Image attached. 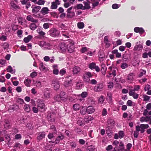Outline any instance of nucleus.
<instances>
[{"label":"nucleus","mask_w":151,"mask_h":151,"mask_svg":"<svg viewBox=\"0 0 151 151\" xmlns=\"http://www.w3.org/2000/svg\"><path fill=\"white\" fill-rule=\"evenodd\" d=\"M38 44L43 49L50 50L51 49V46L50 44L45 41H40L38 42Z\"/></svg>","instance_id":"1"},{"label":"nucleus","mask_w":151,"mask_h":151,"mask_svg":"<svg viewBox=\"0 0 151 151\" xmlns=\"http://www.w3.org/2000/svg\"><path fill=\"white\" fill-rule=\"evenodd\" d=\"M71 77V76H69L65 77L63 85L65 87H68L72 85V82L73 79L72 78H69Z\"/></svg>","instance_id":"2"},{"label":"nucleus","mask_w":151,"mask_h":151,"mask_svg":"<svg viewBox=\"0 0 151 151\" xmlns=\"http://www.w3.org/2000/svg\"><path fill=\"white\" fill-rule=\"evenodd\" d=\"M48 33L52 37H54L58 36L60 34V32L58 30L53 28L48 31Z\"/></svg>","instance_id":"3"},{"label":"nucleus","mask_w":151,"mask_h":151,"mask_svg":"<svg viewBox=\"0 0 151 151\" xmlns=\"http://www.w3.org/2000/svg\"><path fill=\"white\" fill-rule=\"evenodd\" d=\"M148 124H141L140 125H137L136 127V129L137 131L143 133L145 131V129L149 127Z\"/></svg>","instance_id":"4"},{"label":"nucleus","mask_w":151,"mask_h":151,"mask_svg":"<svg viewBox=\"0 0 151 151\" xmlns=\"http://www.w3.org/2000/svg\"><path fill=\"white\" fill-rule=\"evenodd\" d=\"M74 42L72 40H69V43L68 44V50L69 52L72 53L74 51Z\"/></svg>","instance_id":"5"},{"label":"nucleus","mask_w":151,"mask_h":151,"mask_svg":"<svg viewBox=\"0 0 151 151\" xmlns=\"http://www.w3.org/2000/svg\"><path fill=\"white\" fill-rule=\"evenodd\" d=\"M108 69L109 70V75L106 76L107 77L109 78L111 77V75H112L114 76H116V68L110 66L109 68Z\"/></svg>","instance_id":"6"},{"label":"nucleus","mask_w":151,"mask_h":151,"mask_svg":"<svg viewBox=\"0 0 151 151\" xmlns=\"http://www.w3.org/2000/svg\"><path fill=\"white\" fill-rule=\"evenodd\" d=\"M67 50V45L65 43H61L59 46V51L62 53H65Z\"/></svg>","instance_id":"7"},{"label":"nucleus","mask_w":151,"mask_h":151,"mask_svg":"<svg viewBox=\"0 0 151 151\" xmlns=\"http://www.w3.org/2000/svg\"><path fill=\"white\" fill-rule=\"evenodd\" d=\"M37 107L40 109L44 110L45 109V105L43 100L39 99L37 101Z\"/></svg>","instance_id":"8"},{"label":"nucleus","mask_w":151,"mask_h":151,"mask_svg":"<svg viewBox=\"0 0 151 151\" xmlns=\"http://www.w3.org/2000/svg\"><path fill=\"white\" fill-rule=\"evenodd\" d=\"M104 85L102 83H98L94 88L93 90L95 92H99L103 90Z\"/></svg>","instance_id":"9"},{"label":"nucleus","mask_w":151,"mask_h":151,"mask_svg":"<svg viewBox=\"0 0 151 151\" xmlns=\"http://www.w3.org/2000/svg\"><path fill=\"white\" fill-rule=\"evenodd\" d=\"M52 84L53 85V88L55 90H58L60 88V84L59 81L55 79L52 80Z\"/></svg>","instance_id":"10"},{"label":"nucleus","mask_w":151,"mask_h":151,"mask_svg":"<svg viewBox=\"0 0 151 151\" xmlns=\"http://www.w3.org/2000/svg\"><path fill=\"white\" fill-rule=\"evenodd\" d=\"M60 1L59 0H55V1L51 2V5L50 9H55L58 8V5H60Z\"/></svg>","instance_id":"11"},{"label":"nucleus","mask_w":151,"mask_h":151,"mask_svg":"<svg viewBox=\"0 0 151 151\" xmlns=\"http://www.w3.org/2000/svg\"><path fill=\"white\" fill-rule=\"evenodd\" d=\"M89 67L91 70L95 69L97 72H99L100 70L99 67L98 66H96V63H92L90 64Z\"/></svg>","instance_id":"12"},{"label":"nucleus","mask_w":151,"mask_h":151,"mask_svg":"<svg viewBox=\"0 0 151 151\" xmlns=\"http://www.w3.org/2000/svg\"><path fill=\"white\" fill-rule=\"evenodd\" d=\"M60 96L62 101L65 102L67 101L68 97L66 96L65 92L63 91H61L60 92Z\"/></svg>","instance_id":"13"},{"label":"nucleus","mask_w":151,"mask_h":151,"mask_svg":"<svg viewBox=\"0 0 151 151\" xmlns=\"http://www.w3.org/2000/svg\"><path fill=\"white\" fill-rule=\"evenodd\" d=\"M64 138V136L61 133H60L55 139L54 142L55 144H58L60 140H63Z\"/></svg>","instance_id":"14"},{"label":"nucleus","mask_w":151,"mask_h":151,"mask_svg":"<svg viewBox=\"0 0 151 151\" xmlns=\"http://www.w3.org/2000/svg\"><path fill=\"white\" fill-rule=\"evenodd\" d=\"M55 114L54 113H50L48 114L47 118L49 121L54 122L55 121Z\"/></svg>","instance_id":"15"},{"label":"nucleus","mask_w":151,"mask_h":151,"mask_svg":"<svg viewBox=\"0 0 151 151\" xmlns=\"http://www.w3.org/2000/svg\"><path fill=\"white\" fill-rule=\"evenodd\" d=\"M45 136V134L44 132H39L38 134L37 137V139L39 141L41 140L43 138H44Z\"/></svg>","instance_id":"16"},{"label":"nucleus","mask_w":151,"mask_h":151,"mask_svg":"<svg viewBox=\"0 0 151 151\" xmlns=\"http://www.w3.org/2000/svg\"><path fill=\"white\" fill-rule=\"evenodd\" d=\"M31 7L32 9V12L34 14L38 12L41 8L40 6H32Z\"/></svg>","instance_id":"17"},{"label":"nucleus","mask_w":151,"mask_h":151,"mask_svg":"<svg viewBox=\"0 0 151 151\" xmlns=\"http://www.w3.org/2000/svg\"><path fill=\"white\" fill-rule=\"evenodd\" d=\"M83 3L84 4V9H89L91 8L90 5V2L89 0H86L83 2Z\"/></svg>","instance_id":"18"},{"label":"nucleus","mask_w":151,"mask_h":151,"mask_svg":"<svg viewBox=\"0 0 151 151\" xmlns=\"http://www.w3.org/2000/svg\"><path fill=\"white\" fill-rule=\"evenodd\" d=\"M114 121L112 119H109L107 121V127L110 128L114 126Z\"/></svg>","instance_id":"19"},{"label":"nucleus","mask_w":151,"mask_h":151,"mask_svg":"<svg viewBox=\"0 0 151 151\" xmlns=\"http://www.w3.org/2000/svg\"><path fill=\"white\" fill-rule=\"evenodd\" d=\"M143 48V45L142 44H138L135 46L134 48V50L135 51H140L142 50Z\"/></svg>","instance_id":"20"},{"label":"nucleus","mask_w":151,"mask_h":151,"mask_svg":"<svg viewBox=\"0 0 151 151\" xmlns=\"http://www.w3.org/2000/svg\"><path fill=\"white\" fill-rule=\"evenodd\" d=\"M39 65V68L40 70L45 72L47 71V68L45 67V65H44L43 63H40V64Z\"/></svg>","instance_id":"21"},{"label":"nucleus","mask_w":151,"mask_h":151,"mask_svg":"<svg viewBox=\"0 0 151 151\" xmlns=\"http://www.w3.org/2000/svg\"><path fill=\"white\" fill-rule=\"evenodd\" d=\"M86 76H87L88 78H90L91 77L93 76V75L91 73L88 72H86L85 73V74L83 77V78L84 79V81L86 82H88L89 81L90 79L89 78H88L85 80Z\"/></svg>","instance_id":"22"},{"label":"nucleus","mask_w":151,"mask_h":151,"mask_svg":"<svg viewBox=\"0 0 151 151\" xmlns=\"http://www.w3.org/2000/svg\"><path fill=\"white\" fill-rule=\"evenodd\" d=\"M146 117H142L140 118V121L142 122H147L151 119V116H145Z\"/></svg>","instance_id":"23"},{"label":"nucleus","mask_w":151,"mask_h":151,"mask_svg":"<svg viewBox=\"0 0 151 151\" xmlns=\"http://www.w3.org/2000/svg\"><path fill=\"white\" fill-rule=\"evenodd\" d=\"M81 70V68L78 66H75L73 68V72L74 74H76L79 73Z\"/></svg>","instance_id":"24"},{"label":"nucleus","mask_w":151,"mask_h":151,"mask_svg":"<svg viewBox=\"0 0 151 151\" xmlns=\"http://www.w3.org/2000/svg\"><path fill=\"white\" fill-rule=\"evenodd\" d=\"M87 112L89 114H92L95 111V109L92 106H89L86 109Z\"/></svg>","instance_id":"25"},{"label":"nucleus","mask_w":151,"mask_h":151,"mask_svg":"<svg viewBox=\"0 0 151 151\" xmlns=\"http://www.w3.org/2000/svg\"><path fill=\"white\" fill-rule=\"evenodd\" d=\"M26 19L28 21L35 23H37L38 22V20L34 19L31 15H28L27 16Z\"/></svg>","instance_id":"26"},{"label":"nucleus","mask_w":151,"mask_h":151,"mask_svg":"<svg viewBox=\"0 0 151 151\" xmlns=\"http://www.w3.org/2000/svg\"><path fill=\"white\" fill-rule=\"evenodd\" d=\"M106 99L109 102H111L112 100V94L111 93H108Z\"/></svg>","instance_id":"27"},{"label":"nucleus","mask_w":151,"mask_h":151,"mask_svg":"<svg viewBox=\"0 0 151 151\" xmlns=\"http://www.w3.org/2000/svg\"><path fill=\"white\" fill-rule=\"evenodd\" d=\"M101 71L103 75H105L106 72L107 70V68L105 64L102 63L101 64Z\"/></svg>","instance_id":"28"},{"label":"nucleus","mask_w":151,"mask_h":151,"mask_svg":"<svg viewBox=\"0 0 151 151\" xmlns=\"http://www.w3.org/2000/svg\"><path fill=\"white\" fill-rule=\"evenodd\" d=\"M49 11V10L47 7H44L42 9L41 12L44 15H45L47 14Z\"/></svg>","instance_id":"29"},{"label":"nucleus","mask_w":151,"mask_h":151,"mask_svg":"<svg viewBox=\"0 0 151 151\" xmlns=\"http://www.w3.org/2000/svg\"><path fill=\"white\" fill-rule=\"evenodd\" d=\"M100 0H91L93 7H94L98 6L99 4V2Z\"/></svg>","instance_id":"30"},{"label":"nucleus","mask_w":151,"mask_h":151,"mask_svg":"<svg viewBox=\"0 0 151 151\" xmlns=\"http://www.w3.org/2000/svg\"><path fill=\"white\" fill-rule=\"evenodd\" d=\"M83 86L82 83L81 81H78L76 84V88L78 89H81Z\"/></svg>","instance_id":"31"},{"label":"nucleus","mask_w":151,"mask_h":151,"mask_svg":"<svg viewBox=\"0 0 151 151\" xmlns=\"http://www.w3.org/2000/svg\"><path fill=\"white\" fill-rule=\"evenodd\" d=\"M93 118L89 116H86L84 118V122L88 123L89 121L93 120Z\"/></svg>","instance_id":"32"},{"label":"nucleus","mask_w":151,"mask_h":151,"mask_svg":"<svg viewBox=\"0 0 151 151\" xmlns=\"http://www.w3.org/2000/svg\"><path fill=\"white\" fill-rule=\"evenodd\" d=\"M6 70L7 72L12 74L14 73L15 72V69H13L11 66H8V68L6 69Z\"/></svg>","instance_id":"33"},{"label":"nucleus","mask_w":151,"mask_h":151,"mask_svg":"<svg viewBox=\"0 0 151 151\" xmlns=\"http://www.w3.org/2000/svg\"><path fill=\"white\" fill-rule=\"evenodd\" d=\"M31 82V80L29 78L26 79L24 81V84L27 87H29L30 86Z\"/></svg>","instance_id":"34"},{"label":"nucleus","mask_w":151,"mask_h":151,"mask_svg":"<svg viewBox=\"0 0 151 151\" xmlns=\"http://www.w3.org/2000/svg\"><path fill=\"white\" fill-rule=\"evenodd\" d=\"M77 124L80 126H83L85 124L84 121L82 119H78L77 122Z\"/></svg>","instance_id":"35"},{"label":"nucleus","mask_w":151,"mask_h":151,"mask_svg":"<svg viewBox=\"0 0 151 151\" xmlns=\"http://www.w3.org/2000/svg\"><path fill=\"white\" fill-rule=\"evenodd\" d=\"M32 36L29 35L27 37H25L24 39V41L25 43H27L32 38Z\"/></svg>","instance_id":"36"},{"label":"nucleus","mask_w":151,"mask_h":151,"mask_svg":"<svg viewBox=\"0 0 151 151\" xmlns=\"http://www.w3.org/2000/svg\"><path fill=\"white\" fill-rule=\"evenodd\" d=\"M134 76L133 73H131L129 74L128 76L127 79L129 81V82H131L133 79V76Z\"/></svg>","instance_id":"37"},{"label":"nucleus","mask_w":151,"mask_h":151,"mask_svg":"<svg viewBox=\"0 0 151 151\" xmlns=\"http://www.w3.org/2000/svg\"><path fill=\"white\" fill-rule=\"evenodd\" d=\"M24 110L27 112H29L30 111V107L29 105L28 104H25L24 105Z\"/></svg>","instance_id":"38"},{"label":"nucleus","mask_w":151,"mask_h":151,"mask_svg":"<svg viewBox=\"0 0 151 151\" xmlns=\"http://www.w3.org/2000/svg\"><path fill=\"white\" fill-rule=\"evenodd\" d=\"M11 4L13 8L17 9H19V7L18 6L16 3V2L14 1H12L11 3Z\"/></svg>","instance_id":"39"},{"label":"nucleus","mask_w":151,"mask_h":151,"mask_svg":"<svg viewBox=\"0 0 151 151\" xmlns=\"http://www.w3.org/2000/svg\"><path fill=\"white\" fill-rule=\"evenodd\" d=\"M95 147L92 145L87 148L86 151H95Z\"/></svg>","instance_id":"40"},{"label":"nucleus","mask_w":151,"mask_h":151,"mask_svg":"<svg viewBox=\"0 0 151 151\" xmlns=\"http://www.w3.org/2000/svg\"><path fill=\"white\" fill-rule=\"evenodd\" d=\"M106 133L108 136L111 137L112 134V132H111L110 129L109 127H107L106 129Z\"/></svg>","instance_id":"41"},{"label":"nucleus","mask_w":151,"mask_h":151,"mask_svg":"<svg viewBox=\"0 0 151 151\" xmlns=\"http://www.w3.org/2000/svg\"><path fill=\"white\" fill-rule=\"evenodd\" d=\"M44 96L46 98H49L50 96V92L47 90H46L44 94Z\"/></svg>","instance_id":"42"},{"label":"nucleus","mask_w":151,"mask_h":151,"mask_svg":"<svg viewBox=\"0 0 151 151\" xmlns=\"http://www.w3.org/2000/svg\"><path fill=\"white\" fill-rule=\"evenodd\" d=\"M14 147L15 149H21L22 148V146L19 143H16L15 144Z\"/></svg>","instance_id":"43"},{"label":"nucleus","mask_w":151,"mask_h":151,"mask_svg":"<svg viewBox=\"0 0 151 151\" xmlns=\"http://www.w3.org/2000/svg\"><path fill=\"white\" fill-rule=\"evenodd\" d=\"M119 148L118 150L122 151L124 150V144L122 142H120L119 145Z\"/></svg>","instance_id":"44"},{"label":"nucleus","mask_w":151,"mask_h":151,"mask_svg":"<svg viewBox=\"0 0 151 151\" xmlns=\"http://www.w3.org/2000/svg\"><path fill=\"white\" fill-rule=\"evenodd\" d=\"M61 34L66 38H68L69 37L68 33L67 31H62L61 32Z\"/></svg>","instance_id":"45"},{"label":"nucleus","mask_w":151,"mask_h":151,"mask_svg":"<svg viewBox=\"0 0 151 151\" xmlns=\"http://www.w3.org/2000/svg\"><path fill=\"white\" fill-rule=\"evenodd\" d=\"M89 49L86 47H83L81 49L80 51L82 53H84L89 51Z\"/></svg>","instance_id":"46"},{"label":"nucleus","mask_w":151,"mask_h":151,"mask_svg":"<svg viewBox=\"0 0 151 151\" xmlns=\"http://www.w3.org/2000/svg\"><path fill=\"white\" fill-rule=\"evenodd\" d=\"M75 15V13L74 12H70L67 13V16L68 17L72 18Z\"/></svg>","instance_id":"47"},{"label":"nucleus","mask_w":151,"mask_h":151,"mask_svg":"<svg viewBox=\"0 0 151 151\" xmlns=\"http://www.w3.org/2000/svg\"><path fill=\"white\" fill-rule=\"evenodd\" d=\"M147 110H151V103L148 104L146 106V109L145 110V113L147 112Z\"/></svg>","instance_id":"48"},{"label":"nucleus","mask_w":151,"mask_h":151,"mask_svg":"<svg viewBox=\"0 0 151 151\" xmlns=\"http://www.w3.org/2000/svg\"><path fill=\"white\" fill-rule=\"evenodd\" d=\"M77 26L79 28L81 29L83 28L84 24L83 22H78L77 24Z\"/></svg>","instance_id":"49"},{"label":"nucleus","mask_w":151,"mask_h":151,"mask_svg":"<svg viewBox=\"0 0 151 151\" xmlns=\"http://www.w3.org/2000/svg\"><path fill=\"white\" fill-rule=\"evenodd\" d=\"M74 109L76 111L78 110L80 108V106L78 104H76L73 105Z\"/></svg>","instance_id":"50"},{"label":"nucleus","mask_w":151,"mask_h":151,"mask_svg":"<svg viewBox=\"0 0 151 151\" xmlns=\"http://www.w3.org/2000/svg\"><path fill=\"white\" fill-rule=\"evenodd\" d=\"M119 138L120 139L122 138L124 136V132L122 131H120L118 132Z\"/></svg>","instance_id":"51"},{"label":"nucleus","mask_w":151,"mask_h":151,"mask_svg":"<svg viewBox=\"0 0 151 151\" xmlns=\"http://www.w3.org/2000/svg\"><path fill=\"white\" fill-rule=\"evenodd\" d=\"M51 24L49 23H44L43 25V27L45 29H47L50 26Z\"/></svg>","instance_id":"52"},{"label":"nucleus","mask_w":151,"mask_h":151,"mask_svg":"<svg viewBox=\"0 0 151 151\" xmlns=\"http://www.w3.org/2000/svg\"><path fill=\"white\" fill-rule=\"evenodd\" d=\"M143 101L146 102H147L150 99V97L146 95H143Z\"/></svg>","instance_id":"53"},{"label":"nucleus","mask_w":151,"mask_h":151,"mask_svg":"<svg viewBox=\"0 0 151 151\" xmlns=\"http://www.w3.org/2000/svg\"><path fill=\"white\" fill-rule=\"evenodd\" d=\"M147 112L146 113H145V110H144L143 115L145 116H150L151 115V110H147Z\"/></svg>","instance_id":"54"},{"label":"nucleus","mask_w":151,"mask_h":151,"mask_svg":"<svg viewBox=\"0 0 151 151\" xmlns=\"http://www.w3.org/2000/svg\"><path fill=\"white\" fill-rule=\"evenodd\" d=\"M29 27L31 30H34L36 28L37 26L35 24L32 23L30 25Z\"/></svg>","instance_id":"55"},{"label":"nucleus","mask_w":151,"mask_h":151,"mask_svg":"<svg viewBox=\"0 0 151 151\" xmlns=\"http://www.w3.org/2000/svg\"><path fill=\"white\" fill-rule=\"evenodd\" d=\"M35 86L37 87L40 88L42 87L41 83V82L39 81H37L35 83Z\"/></svg>","instance_id":"56"},{"label":"nucleus","mask_w":151,"mask_h":151,"mask_svg":"<svg viewBox=\"0 0 151 151\" xmlns=\"http://www.w3.org/2000/svg\"><path fill=\"white\" fill-rule=\"evenodd\" d=\"M54 99L56 101L58 102H61V99L60 95H57L56 96L54 97Z\"/></svg>","instance_id":"57"},{"label":"nucleus","mask_w":151,"mask_h":151,"mask_svg":"<svg viewBox=\"0 0 151 151\" xmlns=\"http://www.w3.org/2000/svg\"><path fill=\"white\" fill-rule=\"evenodd\" d=\"M104 100V97L103 96L101 95L99 99L98 102L100 103H102L103 102Z\"/></svg>","instance_id":"58"},{"label":"nucleus","mask_w":151,"mask_h":151,"mask_svg":"<svg viewBox=\"0 0 151 151\" xmlns=\"http://www.w3.org/2000/svg\"><path fill=\"white\" fill-rule=\"evenodd\" d=\"M59 73L60 75L63 76L66 73V70L64 68L60 70Z\"/></svg>","instance_id":"59"},{"label":"nucleus","mask_w":151,"mask_h":151,"mask_svg":"<svg viewBox=\"0 0 151 151\" xmlns=\"http://www.w3.org/2000/svg\"><path fill=\"white\" fill-rule=\"evenodd\" d=\"M146 73V71L144 70H142L140 71V74L139 75V77H141L142 76L144 75Z\"/></svg>","instance_id":"60"},{"label":"nucleus","mask_w":151,"mask_h":151,"mask_svg":"<svg viewBox=\"0 0 151 151\" xmlns=\"http://www.w3.org/2000/svg\"><path fill=\"white\" fill-rule=\"evenodd\" d=\"M76 7L77 9H84V6L82 4H77Z\"/></svg>","instance_id":"61"},{"label":"nucleus","mask_w":151,"mask_h":151,"mask_svg":"<svg viewBox=\"0 0 151 151\" xmlns=\"http://www.w3.org/2000/svg\"><path fill=\"white\" fill-rule=\"evenodd\" d=\"M132 146V145L131 143H129L127 144L126 146L127 149L126 150V151H129Z\"/></svg>","instance_id":"62"},{"label":"nucleus","mask_w":151,"mask_h":151,"mask_svg":"<svg viewBox=\"0 0 151 151\" xmlns=\"http://www.w3.org/2000/svg\"><path fill=\"white\" fill-rule=\"evenodd\" d=\"M26 126L29 129H32L33 128L32 123L31 122L28 123Z\"/></svg>","instance_id":"63"},{"label":"nucleus","mask_w":151,"mask_h":151,"mask_svg":"<svg viewBox=\"0 0 151 151\" xmlns=\"http://www.w3.org/2000/svg\"><path fill=\"white\" fill-rule=\"evenodd\" d=\"M147 80V78H144L141 79L139 80V81L140 83L141 84H143L144 83L146 82Z\"/></svg>","instance_id":"64"}]
</instances>
